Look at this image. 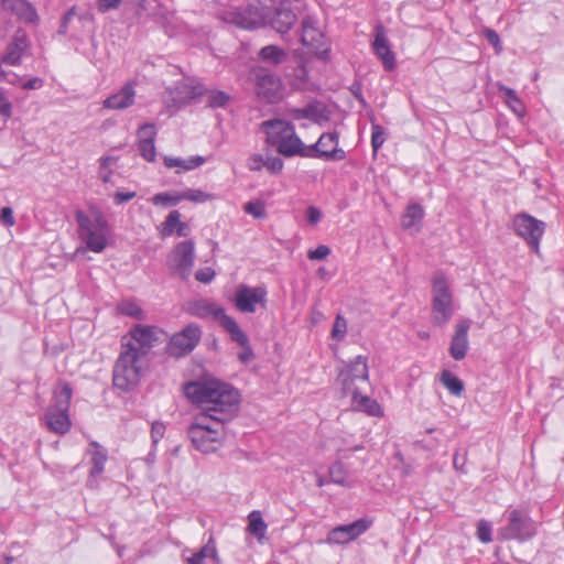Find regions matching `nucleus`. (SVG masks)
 <instances>
[{
    "instance_id": "9d476101",
    "label": "nucleus",
    "mask_w": 564,
    "mask_h": 564,
    "mask_svg": "<svg viewBox=\"0 0 564 564\" xmlns=\"http://www.w3.org/2000/svg\"><path fill=\"white\" fill-rule=\"evenodd\" d=\"M512 228L534 252H539L540 241L545 230L543 221L527 213H520L513 217Z\"/></svg>"
},
{
    "instance_id": "393cba45",
    "label": "nucleus",
    "mask_w": 564,
    "mask_h": 564,
    "mask_svg": "<svg viewBox=\"0 0 564 564\" xmlns=\"http://www.w3.org/2000/svg\"><path fill=\"white\" fill-rule=\"evenodd\" d=\"M134 83H127L121 87V89L106 98L102 101V106L106 109L123 110L131 107L134 104Z\"/></svg>"
},
{
    "instance_id": "f704fd0d",
    "label": "nucleus",
    "mask_w": 564,
    "mask_h": 564,
    "mask_svg": "<svg viewBox=\"0 0 564 564\" xmlns=\"http://www.w3.org/2000/svg\"><path fill=\"white\" fill-rule=\"evenodd\" d=\"M328 474L332 482L343 487H351V482L347 479V471L341 463L336 462L332 464Z\"/></svg>"
},
{
    "instance_id": "37998d69",
    "label": "nucleus",
    "mask_w": 564,
    "mask_h": 564,
    "mask_svg": "<svg viewBox=\"0 0 564 564\" xmlns=\"http://www.w3.org/2000/svg\"><path fill=\"white\" fill-rule=\"evenodd\" d=\"M232 341L237 343L238 345H240L242 347V351L239 352L238 357L239 359L243 362V364H247L249 362L250 360L253 359V351L251 349V346L249 344V338L248 336L245 334V340H237V339H231Z\"/></svg>"
},
{
    "instance_id": "4468645a",
    "label": "nucleus",
    "mask_w": 564,
    "mask_h": 564,
    "mask_svg": "<svg viewBox=\"0 0 564 564\" xmlns=\"http://www.w3.org/2000/svg\"><path fill=\"white\" fill-rule=\"evenodd\" d=\"M195 260V245L192 240L178 242L169 258V267L173 273L187 279L192 273Z\"/></svg>"
},
{
    "instance_id": "79ce46f5",
    "label": "nucleus",
    "mask_w": 564,
    "mask_h": 564,
    "mask_svg": "<svg viewBox=\"0 0 564 564\" xmlns=\"http://www.w3.org/2000/svg\"><path fill=\"white\" fill-rule=\"evenodd\" d=\"M180 197L186 200L196 202V203H204L207 202L210 198V195L200 191V189H186L185 192L180 194Z\"/></svg>"
},
{
    "instance_id": "a211bd4d",
    "label": "nucleus",
    "mask_w": 564,
    "mask_h": 564,
    "mask_svg": "<svg viewBox=\"0 0 564 564\" xmlns=\"http://www.w3.org/2000/svg\"><path fill=\"white\" fill-rule=\"evenodd\" d=\"M372 525V520L361 518L352 523L334 528L329 531L327 542L332 544H345L364 534Z\"/></svg>"
},
{
    "instance_id": "ea45409f",
    "label": "nucleus",
    "mask_w": 564,
    "mask_h": 564,
    "mask_svg": "<svg viewBox=\"0 0 564 564\" xmlns=\"http://www.w3.org/2000/svg\"><path fill=\"white\" fill-rule=\"evenodd\" d=\"M386 141V133L381 126L372 123L371 127V147L377 152Z\"/></svg>"
},
{
    "instance_id": "a18cd8bd",
    "label": "nucleus",
    "mask_w": 564,
    "mask_h": 564,
    "mask_svg": "<svg viewBox=\"0 0 564 564\" xmlns=\"http://www.w3.org/2000/svg\"><path fill=\"white\" fill-rule=\"evenodd\" d=\"M347 332L346 319L341 315H337L332 329V336L336 339H343Z\"/></svg>"
},
{
    "instance_id": "7ed1b4c3",
    "label": "nucleus",
    "mask_w": 564,
    "mask_h": 564,
    "mask_svg": "<svg viewBox=\"0 0 564 564\" xmlns=\"http://www.w3.org/2000/svg\"><path fill=\"white\" fill-rule=\"evenodd\" d=\"M75 218L78 225V235L89 251L102 252L110 236L107 219L99 209H93L90 215L82 210L76 212Z\"/></svg>"
},
{
    "instance_id": "0eeeda50",
    "label": "nucleus",
    "mask_w": 564,
    "mask_h": 564,
    "mask_svg": "<svg viewBox=\"0 0 564 564\" xmlns=\"http://www.w3.org/2000/svg\"><path fill=\"white\" fill-rule=\"evenodd\" d=\"M454 315L453 294L444 274H435L432 281V323L444 326Z\"/></svg>"
},
{
    "instance_id": "72a5a7b5",
    "label": "nucleus",
    "mask_w": 564,
    "mask_h": 564,
    "mask_svg": "<svg viewBox=\"0 0 564 564\" xmlns=\"http://www.w3.org/2000/svg\"><path fill=\"white\" fill-rule=\"evenodd\" d=\"M424 216L423 208L419 204H412L406 208L405 214L402 217V227L410 229L419 224Z\"/></svg>"
},
{
    "instance_id": "bf43d9fd",
    "label": "nucleus",
    "mask_w": 564,
    "mask_h": 564,
    "mask_svg": "<svg viewBox=\"0 0 564 564\" xmlns=\"http://www.w3.org/2000/svg\"><path fill=\"white\" fill-rule=\"evenodd\" d=\"M306 217L308 224L317 225L322 219V212L315 206H310L306 209Z\"/></svg>"
},
{
    "instance_id": "6e6552de",
    "label": "nucleus",
    "mask_w": 564,
    "mask_h": 564,
    "mask_svg": "<svg viewBox=\"0 0 564 564\" xmlns=\"http://www.w3.org/2000/svg\"><path fill=\"white\" fill-rule=\"evenodd\" d=\"M369 368L365 356L355 357L338 373L337 382L340 384L343 397H347L349 391L361 389L362 384L368 383Z\"/></svg>"
},
{
    "instance_id": "423d86ee",
    "label": "nucleus",
    "mask_w": 564,
    "mask_h": 564,
    "mask_svg": "<svg viewBox=\"0 0 564 564\" xmlns=\"http://www.w3.org/2000/svg\"><path fill=\"white\" fill-rule=\"evenodd\" d=\"M73 390L69 383L64 382L53 392V404L46 410L45 422L50 431L65 434L70 430L72 422L68 415Z\"/></svg>"
},
{
    "instance_id": "1a4fd4ad",
    "label": "nucleus",
    "mask_w": 564,
    "mask_h": 564,
    "mask_svg": "<svg viewBox=\"0 0 564 564\" xmlns=\"http://www.w3.org/2000/svg\"><path fill=\"white\" fill-rule=\"evenodd\" d=\"M338 132H325L316 143L304 148L303 156L317 158L324 161H341L346 159V152L338 147Z\"/></svg>"
},
{
    "instance_id": "412c9836",
    "label": "nucleus",
    "mask_w": 564,
    "mask_h": 564,
    "mask_svg": "<svg viewBox=\"0 0 564 564\" xmlns=\"http://www.w3.org/2000/svg\"><path fill=\"white\" fill-rule=\"evenodd\" d=\"M470 326L471 322L467 318L459 319L455 325L448 350L451 357L457 361L463 360L468 352V330Z\"/></svg>"
},
{
    "instance_id": "20e7f679",
    "label": "nucleus",
    "mask_w": 564,
    "mask_h": 564,
    "mask_svg": "<svg viewBox=\"0 0 564 564\" xmlns=\"http://www.w3.org/2000/svg\"><path fill=\"white\" fill-rule=\"evenodd\" d=\"M147 364V357L138 354L131 345H122L115 364L112 381L122 391H130L140 381Z\"/></svg>"
},
{
    "instance_id": "ddd939ff",
    "label": "nucleus",
    "mask_w": 564,
    "mask_h": 564,
    "mask_svg": "<svg viewBox=\"0 0 564 564\" xmlns=\"http://www.w3.org/2000/svg\"><path fill=\"white\" fill-rule=\"evenodd\" d=\"M219 18L227 24L246 30H253L263 24L261 12L258 8L251 6L246 8H227L219 13Z\"/></svg>"
},
{
    "instance_id": "e433bc0d",
    "label": "nucleus",
    "mask_w": 564,
    "mask_h": 564,
    "mask_svg": "<svg viewBox=\"0 0 564 564\" xmlns=\"http://www.w3.org/2000/svg\"><path fill=\"white\" fill-rule=\"evenodd\" d=\"M118 311L127 316H131L134 318H143L142 308L133 301H122L118 304Z\"/></svg>"
},
{
    "instance_id": "aec40b11",
    "label": "nucleus",
    "mask_w": 564,
    "mask_h": 564,
    "mask_svg": "<svg viewBox=\"0 0 564 564\" xmlns=\"http://www.w3.org/2000/svg\"><path fill=\"white\" fill-rule=\"evenodd\" d=\"M372 51L381 61L383 68L388 72L397 67L395 54L391 51L386 30L382 24L375 28V40L372 42Z\"/></svg>"
},
{
    "instance_id": "f3484780",
    "label": "nucleus",
    "mask_w": 564,
    "mask_h": 564,
    "mask_svg": "<svg viewBox=\"0 0 564 564\" xmlns=\"http://www.w3.org/2000/svg\"><path fill=\"white\" fill-rule=\"evenodd\" d=\"M256 93L259 98L268 102H274L281 95V80L265 68L254 69Z\"/></svg>"
},
{
    "instance_id": "0e129e2a",
    "label": "nucleus",
    "mask_w": 564,
    "mask_h": 564,
    "mask_svg": "<svg viewBox=\"0 0 564 564\" xmlns=\"http://www.w3.org/2000/svg\"><path fill=\"white\" fill-rule=\"evenodd\" d=\"M186 562L187 564H205V561L196 553L187 557Z\"/></svg>"
},
{
    "instance_id": "f257e3e1",
    "label": "nucleus",
    "mask_w": 564,
    "mask_h": 564,
    "mask_svg": "<svg viewBox=\"0 0 564 564\" xmlns=\"http://www.w3.org/2000/svg\"><path fill=\"white\" fill-rule=\"evenodd\" d=\"M184 393L202 410L187 431L192 444L202 453L215 452L223 440L224 423L237 411L238 391L227 383L212 379L186 383Z\"/></svg>"
},
{
    "instance_id": "473e14b6",
    "label": "nucleus",
    "mask_w": 564,
    "mask_h": 564,
    "mask_svg": "<svg viewBox=\"0 0 564 564\" xmlns=\"http://www.w3.org/2000/svg\"><path fill=\"white\" fill-rule=\"evenodd\" d=\"M248 520L249 532L259 540L262 539L267 531V523L264 522L261 512L257 510L250 512L248 516Z\"/></svg>"
},
{
    "instance_id": "13d9d810",
    "label": "nucleus",
    "mask_w": 564,
    "mask_h": 564,
    "mask_svg": "<svg viewBox=\"0 0 564 564\" xmlns=\"http://www.w3.org/2000/svg\"><path fill=\"white\" fill-rule=\"evenodd\" d=\"M247 165L250 171H260L264 167V158L260 154H253L248 159Z\"/></svg>"
},
{
    "instance_id": "09e8293b",
    "label": "nucleus",
    "mask_w": 564,
    "mask_h": 564,
    "mask_svg": "<svg viewBox=\"0 0 564 564\" xmlns=\"http://www.w3.org/2000/svg\"><path fill=\"white\" fill-rule=\"evenodd\" d=\"M283 165V161L278 156L264 158V167L273 174L281 172Z\"/></svg>"
},
{
    "instance_id": "bb28decb",
    "label": "nucleus",
    "mask_w": 564,
    "mask_h": 564,
    "mask_svg": "<svg viewBox=\"0 0 564 564\" xmlns=\"http://www.w3.org/2000/svg\"><path fill=\"white\" fill-rule=\"evenodd\" d=\"M88 453L91 456L93 465L89 477L95 478L104 471L105 465L108 460V453L106 448L95 441L89 443Z\"/></svg>"
},
{
    "instance_id": "6ab92c4d",
    "label": "nucleus",
    "mask_w": 564,
    "mask_h": 564,
    "mask_svg": "<svg viewBox=\"0 0 564 564\" xmlns=\"http://www.w3.org/2000/svg\"><path fill=\"white\" fill-rule=\"evenodd\" d=\"M301 42L317 55L323 56L328 52L325 36L317 28V22L311 17L302 21Z\"/></svg>"
},
{
    "instance_id": "49530a36",
    "label": "nucleus",
    "mask_w": 564,
    "mask_h": 564,
    "mask_svg": "<svg viewBox=\"0 0 564 564\" xmlns=\"http://www.w3.org/2000/svg\"><path fill=\"white\" fill-rule=\"evenodd\" d=\"M0 116L9 119L12 116V104L10 102L7 93L0 87Z\"/></svg>"
},
{
    "instance_id": "2f4dec72",
    "label": "nucleus",
    "mask_w": 564,
    "mask_h": 564,
    "mask_svg": "<svg viewBox=\"0 0 564 564\" xmlns=\"http://www.w3.org/2000/svg\"><path fill=\"white\" fill-rule=\"evenodd\" d=\"M442 384L451 394L459 397L464 390L463 381L448 370H443L440 378Z\"/></svg>"
},
{
    "instance_id": "774afa93",
    "label": "nucleus",
    "mask_w": 564,
    "mask_h": 564,
    "mask_svg": "<svg viewBox=\"0 0 564 564\" xmlns=\"http://www.w3.org/2000/svg\"><path fill=\"white\" fill-rule=\"evenodd\" d=\"M326 484H327V480H326V478H325L324 476H318V477H317L316 485H317L318 487H323V486H325Z\"/></svg>"
},
{
    "instance_id": "f8f14e48",
    "label": "nucleus",
    "mask_w": 564,
    "mask_h": 564,
    "mask_svg": "<svg viewBox=\"0 0 564 564\" xmlns=\"http://www.w3.org/2000/svg\"><path fill=\"white\" fill-rule=\"evenodd\" d=\"M163 332L150 325L138 324L129 332V337H124L122 345H131L134 350L147 357L150 350L161 340Z\"/></svg>"
},
{
    "instance_id": "f03ea898",
    "label": "nucleus",
    "mask_w": 564,
    "mask_h": 564,
    "mask_svg": "<svg viewBox=\"0 0 564 564\" xmlns=\"http://www.w3.org/2000/svg\"><path fill=\"white\" fill-rule=\"evenodd\" d=\"M262 131L265 133V141L283 156H303L304 143L295 132L293 123L272 119L262 122Z\"/></svg>"
},
{
    "instance_id": "2eb2a0df",
    "label": "nucleus",
    "mask_w": 564,
    "mask_h": 564,
    "mask_svg": "<svg viewBox=\"0 0 564 564\" xmlns=\"http://www.w3.org/2000/svg\"><path fill=\"white\" fill-rule=\"evenodd\" d=\"M232 302L239 312L254 313L258 305L265 307L267 290L262 286L251 288L247 284H240L236 290Z\"/></svg>"
},
{
    "instance_id": "a878e982",
    "label": "nucleus",
    "mask_w": 564,
    "mask_h": 564,
    "mask_svg": "<svg viewBox=\"0 0 564 564\" xmlns=\"http://www.w3.org/2000/svg\"><path fill=\"white\" fill-rule=\"evenodd\" d=\"M348 395L351 397L350 406L354 411L364 412L377 417L383 415L381 405L375 399L361 394V389H354L349 391Z\"/></svg>"
},
{
    "instance_id": "c03bdc74",
    "label": "nucleus",
    "mask_w": 564,
    "mask_h": 564,
    "mask_svg": "<svg viewBox=\"0 0 564 564\" xmlns=\"http://www.w3.org/2000/svg\"><path fill=\"white\" fill-rule=\"evenodd\" d=\"M477 538L482 543H489L491 538V524L486 520H480L477 525Z\"/></svg>"
},
{
    "instance_id": "a19ab883",
    "label": "nucleus",
    "mask_w": 564,
    "mask_h": 564,
    "mask_svg": "<svg viewBox=\"0 0 564 564\" xmlns=\"http://www.w3.org/2000/svg\"><path fill=\"white\" fill-rule=\"evenodd\" d=\"M243 209L247 214H250L258 219L264 218L267 216L265 205L261 200L248 202Z\"/></svg>"
},
{
    "instance_id": "7c9ffc66",
    "label": "nucleus",
    "mask_w": 564,
    "mask_h": 564,
    "mask_svg": "<svg viewBox=\"0 0 564 564\" xmlns=\"http://www.w3.org/2000/svg\"><path fill=\"white\" fill-rule=\"evenodd\" d=\"M259 56L263 62L278 65L285 61L286 53L276 45H268L260 50Z\"/></svg>"
},
{
    "instance_id": "5701e85b",
    "label": "nucleus",
    "mask_w": 564,
    "mask_h": 564,
    "mask_svg": "<svg viewBox=\"0 0 564 564\" xmlns=\"http://www.w3.org/2000/svg\"><path fill=\"white\" fill-rule=\"evenodd\" d=\"M2 9L24 23H36V9L28 0H1Z\"/></svg>"
},
{
    "instance_id": "c756f323",
    "label": "nucleus",
    "mask_w": 564,
    "mask_h": 564,
    "mask_svg": "<svg viewBox=\"0 0 564 564\" xmlns=\"http://www.w3.org/2000/svg\"><path fill=\"white\" fill-rule=\"evenodd\" d=\"M499 90L503 94L505 102L511 109V111L520 118L523 117L525 115V107L522 100L518 97L517 93L512 88L505 86H502Z\"/></svg>"
},
{
    "instance_id": "c85d7f7f",
    "label": "nucleus",
    "mask_w": 564,
    "mask_h": 564,
    "mask_svg": "<svg viewBox=\"0 0 564 564\" xmlns=\"http://www.w3.org/2000/svg\"><path fill=\"white\" fill-rule=\"evenodd\" d=\"M205 162H206V159L200 155H195L187 160L181 159V158H172V156L164 158V164L167 167H180L183 171L194 170V169L203 165Z\"/></svg>"
},
{
    "instance_id": "69168bd1",
    "label": "nucleus",
    "mask_w": 564,
    "mask_h": 564,
    "mask_svg": "<svg viewBox=\"0 0 564 564\" xmlns=\"http://www.w3.org/2000/svg\"><path fill=\"white\" fill-rule=\"evenodd\" d=\"M175 230L178 237H184L187 235V225L180 220V224L177 225Z\"/></svg>"
},
{
    "instance_id": "39448f33",
    "label": "nucleus",
    "mask_w": 564,
    "mask_h": 564,
    "mask_svg": "<svg viewBox=\"0 0 564 564\" xmlns=\"http://www.w3.org/2000/svg\"><path fill=\"white\" fill-rule=\"evenodd\" d=\"M186 312L202 319H214L230 335L231 339L245 340V332L237 321L227 315L224 307L208 299H198L186 304Z\"/></svg>"
},
{
    "instance_id": "9b49d317",
    "label": "nucleus",
    "mask_w": 564,
    "mask_h": 564,
    "mask_svg": "<svg viewBox=\"0 0 564 564\" xmlns=\"http://www.w3.org/2000/svg\"><path fill=\"white\" fill-rule=\"evenodd\" d=\"M535 534V528L530 517L519 509L508 512V524L498 531V536L503 540L524 541Z\"/></svg>"
},
{
    "instance_id": "4be33fe9",
    "label": "nucleus",
    "mask_w": 564,
    "mask_h": 564,
    "mask_svg": "<svg viewBox=\"0 0 564 564\" xmlns=\"http://www.w3.org/2000/svg\"><path fill=\"white\" fill-rule=\"evenodd\" d=\"M29 46L30 43L26 34L21 30L17 31L12 41L8 44L6 53L2 55V63L11 66L19 65Z\"/></svg>"
},
{
    "instance_id": "3c124183",
    "label": "nucleus",
    "mask_w": 564,
    "mask_h": 564,
    "mask_svg": "<svg viewBox=\"0 0 564 564\" xmlns=\"http://www.w3.org/2000/svg\"><path fill=\"white\" fill-rule=\"evenodd\" d=\"M330 253L329 247L326 245H321L314 250H310L307 252V257L310 260H324L326 259Z\"/></svg>"
},
{
    "instance_id": "5fc2aeb1",
    "label": "nucleus",
    "mask_w": 564,
    "mask_h": 564,
    "mask_svg": "<svg viewBox=\"0 0 564 564\" xmlns=\"http://www.w3.org/2000/svg\"><path fill=\"white\" fill-rule=\"evenodd\" d=\"M121 0H97V9L99 12L105 13L109 10L118 9Z\"/></svg>"
},
{
    "instance_id": "4c0bfd02",
    "label": "nucleus",
    "mask_w": 564,
    "mask_h": 564,
    "mask_svg": "<svg viewBox=\"0 0 564 564\" xmlns=\"http://www.w3.org/2000/svg\"><path fill=\"white\" fill-rule=\"evenodd\" d=\"M229 99V95L223 90H210L207 95V104L212 108L225 107Z\"/></svg>"
},
{
    "instance_id": "6e6d98bb",
    "label": "nucleus",
    "mask_w": 564,
    "mask_h": 564,
    "mask_svg": "<svg viewBox=\"0 0 564 564\" xmlns=\"http://www.w3.org/2000/svg\"><path fill=\"white\" fill-rule=\"evenodd\" d=\"M215 278V271L212 268H204L195 273V279L202 283H209Z\"/></svg>"
},
{
    "instance_id": "58836bf2",
    "label": "nucleus",
    "mask_w": 564,
    "mask_h": 564,
    "mask_svg": "<svg viewBox=\"0 0 564 564\" xmlns=\"http://www.w3.org/2000/svg\"><path fill=\"white\" fill-rule=\"evenodd\" d=\"M181 200L180 194L171 195L170 193H158L151 198L152 204L155 206L176 205Z\"/></svg>"
},
{
    "instance_id": "b1692460",
    "label": "nucleus",
    "mask_w": 564,
    "mask_h": 564,
    "mask_svg": "<svg viewBox=\"0 0 564 564\" xmlns=\"http://www.w3.org/2000/svg\"><path fill=\"white\" fill-rule=\"evenodd\" d=\"M155 135L156 130L153 123H144L138 130V149L140 155L148 162H153L156 158Z\"/></svg>"
},
{
    "instance_id": "338daca9",
    "label": "nucleus",
    "mask_w": 564,
    "mask_h": 564,
    "mask_svg": "<svg viewBox=\"0 0 564 564\" xmlns=\"http://www.w3.org/2000/svg\"><path fill=\"white\" fill-rule=\"evenodd\" d=\"M453 465H454L455 469L462 470V466L459 465L458 453H455V455H454Z\"/></svg>"
},
{
    "instance_id": "4d7b16f0",
    "label": "nucleus",
    "mask_w": 564,
    "mask_h": 564,
    "mask_svg": "<svg viewBox=\"0 0 564 564\" xmlns=\"http://www.w3.org/2000/svg\"><path fill=\"white\" fill-rule=\"evenodd\" d=\"M0 220L7 227H12L15 224L13 210L11 207H3L0 212Z\"/></svg>"
},
{
    "instance_id": "864d4df0",
    "label": "nucleus",
    "mask_w": 564,
    "mask_h": 564,
    "mask_svg": "<svg viewBox=\"0 0 564 564\" xmlns=\"http://www.w3.org/2000/svg\"><path fill=\"white\" fill-rule=\"evenodd\" d=\"M195 553L198 554L204 561L206 558H217V550L212 541H209L206 545H204L199 551Z\"/></svg>"
},
{
    "instance_id": "e2e57ef3",
    "label": "nucleus",
    "mask_w": 564,
    "mask_h": 564,
    "mask_svg": "<svg viewBox=\"0 0 564 564\" xmlns=\"http://www.w3.org/2000/svg\"><path fill=\"white\" fill-rule=\"evenodd\" d=\"M294 77L297 79V84H305L308 78V72L304 65L299 66L294 69Z\"/></svg>"
},
{
    "instance_id": "603ef678",
    "label": "nucleus",
    "mask_w": 564,
    "mask_h": 564,
    "mask_svg": "<svg viewBox=\"0 0 564 564\" xmlns=\"http://www.w3.org/2000/svg\"><path fill=\"white\" fill-rule=\"evenodd\" d=\"M484 34L487 39V41L496 48L497 53H500L502 51L501 41L498 35V33L491 29H485Z\"/></svg>"
},
{
    "instance_id": "cd10ccee",
    "label": "nucleus",
    "mask_w": 564,
    "mask_h": 564,
    "mask_svg": "<svg viewBox=\"0 0 564 564\" xmlns=\"http://www.w3.org/2000/svg\"><path fill=\"white\" fill-rule=\"evenodd\" d=\"M296 22V15L290 8H278L271 19L272 28L279 33H286Z\"/></svg>"
},
{
    "instance_id": "680f3d73",
    "label": "nucleus",
    "mask_w": 564,
    "mask_h": 564,
    "mask_svg": "<svg viewBox=\"0 0 564 564\" xmlns=\"http://www.w3.org/2000/svg\"><path fill=\"white\" fill-rule=\"evenodd\" d=\"M44 82L40 77H33L26 82L23 83L22 88L30 90V89H40L43 86Z\"/></svg>"
},
{
    "instance_id": "dca6fc26",
    "label": "nucleus",
    "mask_w": 564,
    "mask_h": 564,
    "mask_svg": "<svg viewBox=\"0 0 564 564\" xmlns=\"http://www.w3.org/2000/svg\"><path fill=\"white\" fill-rule=\"evenodd\" d=\"M202 330L198 325L189 324L181 332L174 334L167 345V352L174 357L189 354L198 344Z\"/></svg>"
},
{
    "instance_id": "052dcab7",
    "label": "nucleus",
    "mask_w": 564,
    "mask_h": 564,
    "mask_svg": "<svg viewBox=\"0 0 564 564\" xmlns=\"http://www.w3.org/2000/svg\"><path fill=\"white\" fill-rule=\"evenodd\" d=\"M137 195L135 192H121V191H118L116 194H115V202L116 204H122V203H126V202H129L131 200L132 198H134Z\"/></svg>"
},
{
    "instance_id": "de8ad7c7",
    "label": "nucleus",
    "mask_w": 564,
    "mask_h": 564,
    "mask_svg": "<svg viewBox=\"0 0 564 564\" xmlns=\"http://www.w3.org/2000/svg\"><path fill=\"white\" fill-rule=\"evenodd\" d=\"M291 116L296 119H313L315 117V109L313 106L304 108H293L290 110Z\"/></svg>"
},
{
    "instance_id": "c9c22d12",
    "label": "nucleus",
    "mask_w": 564,
    "mask_h": 564,
    "mask_svg": "<svg viewBox=\"0 0 564 564\" xmlns=\"http://www.w3.org/2000/svg\"><path fill=\"white\" fill-rule=\"evenodd\" d=\"M181 214L178 210H172L165 218V220L161 224L160 232L162 237H170L175 231L177 225L180 224Z\"/></svg>"
},
{
    "instance_id": "8fccbe9b",
    "label": "nucleus",
    "mask_w": 564,
    "mask_h": 564,
    "mask_svg": "<svg viewBox=\"0 0 564 564\" xmlns=\"http://www.w3.org/2000/svg\"><path fill=\"white\" fill-rule=\"evenodd\" d=\"M165 425L162 422H153L151 426L152 445L155 446L159 441L164 436Z\"/></svg>"
}]
</instances>
